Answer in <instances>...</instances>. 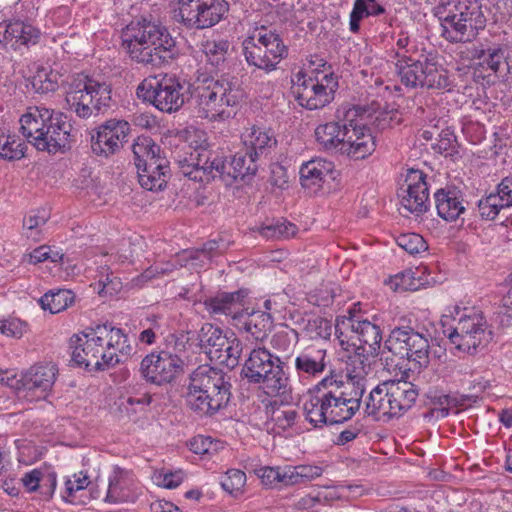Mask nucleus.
Returning a JSON list of instances; mask_svg holds the SVG:
<instances>
[{
  "mask_svg": "<svg viewBox=\"0 0 512 512\" xmlns=\"http://www.w3.org/2000/svg\"><path fill=\"white\" fill-rule=\"evenodd\" d=\"M384 12L385 8L377 0H355L349 17V30L357 33L363 18L378 16Z\"/></svg>",
  "mask_w": 512,
  "mask_h": 512,
  "instance_id": "obj_44",
  "label": "nucleus"
},
{
  "mask_svg": "<svg viewBox=\"0 0 512 512\" xmlns=\"http://www.w3.org/2000/svg\"><path fill=\"white\" fill-rule=\"evenodd\" d=\"M448 318L456 321V324L443 333L459 351L472 353L486 346L493 338L492 329L478 308L455 304L447 307L442 319L443 325Z\"/></svg>",
  "mask_w": 512,
  "mask_h": 512,
  "instance_id": "obj_4",
  "label": "nucleus"
},
{
  "mask_svg": "<svg viewBox=\"0 0 512 512\" xmlns=\"http://www.w3.org/2000/svg\"><path fill=\"white\" fill-rule=\"evenodd\" d=\"M321 502H330L337 499L356 497L361 495L359 486H331L318 491Z\"/></svg>",
  "mask_w": 512,
  "mask_h": 512,
  "instance_id": "obj_56",
  "label": "nucleus"
},
{
  "mask_svg": "<svg viewBox=\"0 0 512 512\" xmlns=\"http://www.w3.org/2000/svg\"><path fill=\"white\" fill-rule=\"evenodd\" d=\"M90 483V478L84 471L67 476L64 481L62 499L70 504H85L88 497H84L83 492Z\"/></svg>",
  "mask_w": 512,
  "mask_h": 512,
  "instance_id": "obj_41",
  "label": "nucleus"
},
{
  "mask_svg": "<svg viewBox=\"0 0 512 512\" xmlns=\"http://www.w3.org/2000/svg\"><path fill=\"white\" fill-rule=\"evenodd\" d=\"M346 136L342 155L353 160H362L375 151L377 143L368 121L365 109L350 107L346 109Z\"/></svg>",
  "mask_w": 512,
  "mask_h": 512,
  "instance_id": "obj_17",
  "label": "nucleus"
},
{
  "mask_svg": "<svg viewBox=\"0 0 512 512\" xmlns=\"http://www.w3.org/2000/svg\"><path fill=\"white\" fill-rule=\"evenodd\" d=\"M229 46V42L224 39L206 40L201 44V52L210 65L218 67L225 61Z\"/></svg>",
  "mask_w": 512,
  "mask_h": 512,
  "instance_id": "obj_49",
  "label": "nucleus"
},
{
  "mask_svg": "<svg viewBox=\"0 0 512 512\" xmlns=\"http://www.w3.org/2000/svg\"><path fill=\"white\" fill-rule=\"evenodd\" d=\"M298 342V334L294 329L284 328L277 331L271 338V345L280 352H289Z\"/></svg>",
  "mask_w": 512,
  "mask_h": 512,
  "instance_id": "obj_58",
  "label": "nucleus"
},
{
  "mask_svg": "<svg viewBox=\"0 0 512 512\" xmlns=\"http://www.w3.org/2000/svg\"><path fill=\"white\" fill-rule=\"evenodd\" d=\"M65 100L77 116L89 118L109 105L111 87L105 81L85 74H78L70 82Z\"/></svg>",
  "mask_w": 512,
  "mask_h": 512,
  "instance_id": "obj_12",
  "label": "nucleus"
},
{
  "mask_svg": "<svg viewBox=\"0 0 512 512\" xmlns=\"http://www.w3.org/2000/svg\"><path fill=\"white\" fill-rule=\"evenodd\" d=\"M70 125L60 112L53 116L44 128L43 133L36 137L35 148L39 151L57 152L68 145Z\"/></svg>",
  "mask_w": 512,
  "mask_h": 512,
  "instance_id": "obj_27",
  "label": "nucleus"
},
{
  "mask_svg": "<svg viewBox=\"0 0 512 512\" xmlns=\"http://www.w3.org/2000/svg\"><path fill=\"white\" fill-rule=\"evenodd\" d=\"M472 70L476 81L491 84L504 70L508 69L507 50L499 44L474 46L472 49Z\"/></svg>",
  "mask_w": 512,
  "mask_h": 512,
  "instance_id": "obj_21",
  "label": "nucleus"
},
{
  "mask_svg": "<svg viewBox=\"0 0 512 512\" xmlns=\"http://www.w3.org/2000/svg\"><path fill=\"white\" fill-rule=\"evenodd\" d=\"M176 261L180 267H189L196 271L205 269L211 263L210 256L202 249L184 250L176 256Z\"/></svg>",
  "mask_w": 512,
  "mask_h": 512,
  "instance_id": "obj_52",
  "label": "nucleus"
},
{
  "mask_svg": "<svg viewBox=\"0 0 512 512\" xmlns=\"http://www.w3.org/2000/svg\"><path fill=\"white\" fill-rule=\"evenodd\" d=\"M422 274L421 269H407L390 276L385 284L394 292L416 291L425 284Z\"/></svg>",
  "mask_w": 512,
  "mask_h": 512,
  "instance_id": "obj_43",
  "label": "nucleus"
},
{
  "mask_svg": "<svg viewBox=\"0 0 512 512\" xmlns=\"http://www.w3.org/2000/svg\"><path fill=\"white\" fill-rule=\"evenodd\" d=\"M25 258L31 264L41 263L48 259L52 262H58L62 260L63 254L58 250H53L50 246L42 245L25 255Z\"/></svg>",
  "mask_w": 512,
  "mask_h": 512,
  "instance_id": "obj_60",
  "label": "nucleus"
},
{
  "mask_svg": "<svg viewBox=\"0 0 512 512\" xmlns=\"http://www.w3.org/2000/svg\"><path fill=\"white\" fill-rule=\"evenodd\" d=\"M74 301L70 290L58 289L45 293L39 300L41 307L52 314L59 313L68 308Z\"/></svg>",
  "mask_w": 512,
  "mask_h": 512,
  "instance_id": "obj_47",
  "label": "nucleus"
},
{
  "mask_svg": "<svg viewBox=\"0 0 512 512\" xmlns=\"http://www.w3.org/2000/svg\"><path fill=\"white\" fill-rule=\"evenodd\" d=\"M227 12L225 0H176L173 8L177 22L197 30L216 25Z\"/></svg>",
  "mask_w": 512,
  "mask_h": 512,
  "instance_id": "obj_16",
  "label": "nucleus"
},
{
  "mask_svg": "<svg viewBox=\"0 0 512 512\" xmlns=\"http://www.w3.org/2000/svg\"><path fill=\"white\" fill-rule=\"evenodd\" d=\"M396 68L401 82L410 88H427L449 91L453 81L449 72L434 59L415 61L400 52L396 53Z\"/></svg>",
  "mask_w": 512,
  "mask_h": 512,
  "instance_id": "obj_13",
  "label": "nucleus"
},
{
  "mask_svg": "<svg viewBox=\"0 0 512 512\" xmlns=\"http://www.w3.org/2000/svg\"><path fill=\"white\" fill-rule=\"evenodd\" d=\"M189 449L198 455L212 456L225 446L224 442L210 436L197 435L189 441Z\"/></svg>",
  "mask_w": 512,
  "mask_h": 512,
  "instance_id": "obj_53",
  "label": "nucleus"
},
{
  "mask_svg": "<svg viewBox=\"0 0 512 512\" xmlns=\"http://www.w3.org/2000/svg\"><path fill=\"white\" fill-rule=\"evenodd\" d=\"M40 36L38 29L22 21L0 22V45L14 50L23 45L35 44Z\"/></svg>",
  "mask_w": 512,
  "mask_h": 512,
  "instance_id": "obj_31",
  "label": "nucleus"
},
{
  "mask_svg": "<svg viewBox=\"0 0 512 512\" xmlns=\"http://www.w3.org/2000/svg\"><path fill=\"white\" fill-rule=\"evenodd\" d=\"M184 479L183 472L180 470L170 471L168 469L155 470L152 474V481L159 487L174 489L178 487Z\"/></svg>",
  "mask_w": 512,
  "mask_h": 512,
  "instance_id": "obj_57",
  "label": "nucleus"
},
{
  "mask_svg": "<svg viewBox=\"0 0 512 512\" xmlns=\"http://www.w3.org/2000/svg\"><path fill=\"white\" fill-rule=\"evenodd\" d=\"M322 70L309 63L300 69L292 78V89L298 104L308 110L325 107L334 99L338 87L337 77L325 63Z\"/></svg>",
  "mask_w": 512,
  "mask_h": 512,
  "instance_id": "obj_6",
  "label": "nucleus"
},
{
  "mask_svg": "<svg viewBox=\"0 0 512 512\" xmlns=\"http://www.w3.org/2000/svg\"><path fill=\"white\" fill-rule=\"evenodd\" d=\"M61 77L60 72L50 65H40L32 78V86L39 93L54 92L59 86Z\"/></svg>",
  "mask_w": 512,
  "mask_h": 512,
  "instance_id": "obj_45",
  "label": "nucleus"
},
{
  "mask_svg": "<svg viewBox=\"0 0 512 512\" xmlns=\"http://www.w3.org/2000/svg\"><path fill=\"white\" fill-rule=\"evenodd\" d=\"M327 352L325 349L311 345L302 350L295 358V368L298 373L316 376L326 368Z\"/></svg>",
  "mask_w": 512,
  "mask_h": 512,
  "instance_id": "obj_37",
  "label": "nucleus"
},
{
  "mask_svg": "<svg viewBox=\"0 0 512 512\" xmlns=\"http://www.w3.org/2000/svg\"><path fill=\"white\" fill-rule=\"evenodd\" d=\"M26 144L16 134L0 130V158L13 161L25 156Z\"/></svg>",
  "mask_w": 512,
  "mask_h": 512,
  "instance_id": "obj_46",
  "label": "nucleus"
},
{
  "mask_svg": "<svg viewBox=\"0 0 512 512\" xmlns=\"http://www.w3.org/2000/svg\"><path fill=\"white\" fill-rule=\"evenodd\" d=\"M123 46L136 62L161 66L173 57L175 41L166 27L143 22L127 27Z\"/></svg>",
  "mask_w": 512,
  "mask_h": 512,
  "instance_id": "obj_2",
  "label": "nucleus"
},
{
  "mask_svg": "<svg viewBox=\"0 0 512 512\" xmlns=\"http://www.w3.org/2000/svg\"><path fill=\"white\" fill-rule=\"evenodd\" d=\"M349 355L344 369L347 381L355 388V396L360 399L365 391L366 378L370 372V365L364 355L353 351Z\"/></svg>",
  "mask_w": 512,
  "mask_h": 512,
  "instance_id": "obj_39",
  "label": "nucleus"
},
{
  "mask_svg": "<svg viewBox=\"0 0 512 512\" xmlns=\"http://www.w3.org/2000/svg\"><path fill=\"white\" fill-rule=\"evenodd\" d=\"M343 381L336 377V383L324 388L325 410L328 424L343 423L351 419L360 408V399L346 397L340 390Z\"/></svg>",
  "mask_w": 512,
  "mask_h": 512,
  "instance_id": "obj_25",
  "label": "nucleus"
},
{
  "mask_svg": "<svg viewBox=\"0 0 512 512\" xmlns=\"http://www.w3.org/2000/svg\"><path fill=\"white\" fill-rule=\"evenodd\" d=\"M57 372V367L52 363L36 364L22 372L20 378H7V385L29 401L43 400L49 396Z\"/></svg>",
  "mask_w": 512,
  "mask_h": 512,
  "instance_id": "obj_19",
  "label": "nucleus"
},
{
  "mask_svg": "<svg viewBox=\"0 0 512 512\" xmlns=\"http://www.w3.org/2000/svg\"><path fill=\"white\" fill-rule=\"evenodd\" d=\"M255 474L266 487H276L278 485L289 486L287 465L285 466H262L255 469Z\"/></svg>",
  "mask_w": 512,
  "mask_h": 512,
  "instance_id": "obj_51",
  "label": "nucleus"
},
{
  "mask_svg": "<svg viewBox=\"0 0 512 512\" xmlns=\"http://www.w3.org/2000/svg\"><path fill=\"white\" fill-rule=\"evenodd\" d=\"M182 90L183 86L174 75L159 74L144 79L137 88V96L158 110L171 113L184 104Z\"/></svg>",
  "mask_w": 512,
  "mask_h": 512,
  "instance_id": "obj_15",
  "label": "nucleus"
},
{
  "mask_svg": "<svg viewBox=\"0 0 512 512\" xmlns=\"http://www.w3.org/2000/svg\"><path fill=\"white\" fill-rule=\"evenodd\" d=\"M434 198L437 214L445 221H455L465 212L461 194L455 189H440Z\"/></svg>",
  "mask_w": 512,
  "mask_h": 512,
  "instance_id": "obj_36",
  "label": "nucleus"
},
{
  "mask_svg": "<svg viewBox=\"0 0 512 512\" xmlns=\"http://www.w3.org/2000/svg\"><path fill=\"white\" fill-rule=\"evenodd\" d=\"M130 133V124L121 119H109L91 134V148L97 155L108 156L120 149Z\"/></svg>",
  "mask_w": 512,
  "mask_h": 512,
  "instance_id": "obj_23",
  "label": "nucleus"
},
{
  "mask_svg": "<svg viewBox=\"0 0 512 512\" xmlns=\"http://www.w3.org/2000/svg\"><path fill=\"white\" fill-rule=\"evenodd\" d=\"M336 383V376L329 375L318 382L313 389H310L304 397L303 411L305 418L314 427L328 424L325 410L324 388Z\"/></svg>",
  "mask_w": 512,
  "mask_h": 512,
  "instance_id": "obj_29",
  "label": "nucleus"
},
{
  "mask_svg": "<svg viewBox=\"0 0 512 512\" xmlns=\"http://www.w3.org/2000/svg\"><path fill=\"white\" fill-rule=\"evenodd\" d=\"M133 154L140 185L149 191L162 190L169 167L160 147L150 137L140 136L133 144Z\"/></svg>",
  "mask_w": 512,
  "mask_h": 512,
  "instance_id": "obj_14",
  "label": "nucleus"
},
{
  "mask_svg": "<svg viewBox=\"0 0 512 512\" xmlns=\"http://www.w3.org/2000/svg\"><path fill=\"white\" fill-rule=\"evenodd\" d=\"M194 111L197 117L224 122L236 113L238 98L228 82L206 78L195 89Z\"/></svg>",
  "mask_w": 512,
  "mask_h": 512,
  "instance_id": "obj_8",
  "label": "nucleus"
},
{
  "mask_svg": "<svg viewBox=\"0 0 512 512\" xmlns=\"http://www.w3.org/2000/svg\"><path fill=\"white\" fill-rule=\"evenodd\" d=\"M503 208H507L496 193H490L478 202L479 214L483 219L494 220Z\"/></svg>",
  "mask_w": 512,
  "mask_h": 512,
  "instance_id": "obj_55",
  "label": "nucleus"
},
{
  "mask_svg": "<svg viewBox=\"0 0 512 512\" xmlns=\"http://www.w3.org/2000/svg\"><path fill=\"white\" fill-rule=\"evenodd\" d=\"M400 204L409 213L420 214L427 210L429 190L426 175L417 169H409L399 190Z\"/></svg>",
  "mask_w": 512,
  "mask_h": 512,
  "instance_id": "obj_24",
  "label": "nucleus"
},
{
  "mask_svg": "<svg viewBox=\"0 0 512 512\" xmlns=\"http://www.w3.org/2000/svg\"><path fill=\"white\" fill-rule=\"evenodd\" d=\"M230 400V385L222 371L200 366L190 376L186 405L200 415H213Z\"/></svg>",
  "mask_w": 512,
  "mask_h": 512,
  "instance_id": "obj_3",
  "label": "nucleus"
},
{
  "mask_svg": "<svg viewBox=\"0 0 512 512\" xmlns=\"http://www.w3.org/2000/svg\"><path fill=\"white\" fill-rule=\"evenodd\" d=\"M21 481L28 492H34L38 488H44L45 482H49L50 491H55L57 484L55 472L37 468L25 473Z\"/></svg>",
  "mask_w": 512,
  "mask_h": 512,
  "instance_id": "obj_48",
  "label": "nucleus"
},
{
  "mask_svg": "<svg viewBox=\"0 0 512 512\" xmlns=\"http://www.w3.org/2000/svg\"><path fill=\"white\" fill-rule=\"evenodd\" d=\"M338 118V121L319 124L315 128L314 136L320 149L342 154L346 129H348V125H346V110L343 112L342 118H340V113L338 112Z\"/></svg>",
  "mask_w": 512,
  "mask_h": 512,
  "instance_id": "obj_32",
  "label": "nucleus"
},
{
  "mask_svg": "<svg viewBox=\"0 0 512 512\" xmlns=\"http://www.w3.org/2000/svg\"><path fill=\"white\" fill-rule=\"evenodd\" d=\"M241 139L247 151L256 158L267 153L277 143L270 129L256 125L246 128L242 132Z\"/></svg>",
  "mask_w": 512,
  "mask_h": 512,
  "instance_id": "obj_35",
  "label": "nucleus"
},
{
  "mask_svg": "<svg viewBox=\"0 0 512 512\" xmlns=\"http://www.w3.org/2000/svg\"><path fill=\"white\" fill-rule=\"evenodd\" d=\"M296 419V411L291 408L276 409L273 411L271 420L279 430H286L291 427Z\"/></svg>",
  "mask_w": 512,
  "mask_h": 512,
  "instance_id": "obj_62",
  "label": "nucleus"
},
{
  "mask_svg": "<svg viewBox=\"0 0 512 512\" xmlns=\"http://www.w3.org/2000/svg\"><path fill=\"white\" fill-rule=\"evenodd\" d=\"M398 245L410 254L426 251L427 245L422 236L411 233L403 234L397 240Z\"/></svg>",
  "mask_w": 512,
  "mask_h": 512,
  "instance_id": "obj_61",
  "label": "nucleus"
},
{
  "mask_svg": "<svg viewBox=\"0 0 512 512\" xmlns=\"http://www.w3.org/2000/svg\"><path fill=\"white\" fill-rule=\"evenodd\" d=\"M140 370L148 382L163 385L171 383L182 373L183 361L168 351L153 352L142 359Z\"/></svg>",
  "mask_w": 512,
  "mask_h": 512,
  "instance_id": "obj_22",
  "label": "nucleus"
},
{
  "mask_svg": "<svg viewBox=\"0 0 512 512\" xmlns=\"http://www.w3.org/2000/svg\"><path fill=\"white\" fill-rule=\"evenodd\" d=\"M287 471L286 478H288L289 486L312 481L323 474L321 466L310 464L287 465Z\"/></svg>",
  "mask_w": 512,
  "mask_h": 512,
  "instance_id": "obj_50",
  "label": "nucleus"
},
{
  "mask_svg": "<svg viewBox=\"0 0 512 512\" xmlns=\"http://www.w3.org/2000/svg\"><path fill=\"white\" fill-rule=\"evenodd\" d=\"M442 36L450 42H465L475 38L486 26V17L477 1L440 0L435 7Z\"/></svg>",
  "mask_w": 512,
  "mask_h": 512,
  "instance_id": "obj_5",
  "label": "nucleus"
},
{
  "mask_svg": "<svg viewBox=\"0 0 512 512\" xmlns=\"http://www.w3.org/2000/svg\"><path fill=\"white\" fill-rule=\"evenodd\" d=\"M54 112L43 106H32L20 117V132L34 147L37 135L43 133Z\"/></svg>",
  "mask_w": 512,
  "mask_h": 512,
  "instance_id": "obj_33",
  "label": "nucleus"
},
{
  "mask_svg": "<svg viewBox=\"0 0 512 512\" xmlns=\"http://www.w3.org/2000/svg\"><path fill=\"white\" fill-rule=\"evenodd\" d=\"M335 335L341 348L347 352L356 351L360 346L364 352L375 353L382 342L380 319L363 317L352 310L337 317Z\"/></svg>",
  "mask_w": 512,
  "mask_h": 512,
  "instance_id": "obj_7",
  "label": "nucleus"
},
{
  "mask_svg": "<svg viewBox=\"0 0 512 512\" xmlns=\"http://www.w3.org/2000/svg\"><path fill=\"white\" fill-rule=\"evenodd\" d=\"M242 375L249 383L258 384L268 396L284 395L289 379L279 357L265 348L253 349L242 368Z\"/></svg>",
  "mask_w": 512,
  "mask_h": 512,
  "instance_id": "obj_9",
  "label": "nucleus"
},
{
  "mask_svg": "<svg viewBox=\"0 0 512 512\" xmlns=\"http://www.w3.org/2000/svg\"><path fill=\"white\" fill-rule=\"evenodd\" d=\"M273 320L271 314L265 311L256 310L248 312L244 309V316L236 320V326L250 334L254 339L262 341L271 330Z\"/></svg>",
  "mask_w": 512,
  "mask_h": 512,
  "instance_id": "obj_38",
  "label": "nucleus"
},
{
  "mask_svg": "<svg viewBox=\"0 0 512 512\" xmlns=\"http://www.w3.org/2000/svg\"><path fill=\"white\" fill-rule=\"evenodd\" d=\"M199 342L210 360L228 368L238 364L242 345L233 332H224L211 323H205L199 332Z\"/></svg>",
  "mask_w": 512,
  "mask_h": 512,
  "instance_id": "obj_18",
  "label": "nucleus"
},
{
  "mask_svg": "<svg viewBox=\"0 0 512 512\" xmlns=\"http://www.w3.org/2000/svg\"><path fill=\"white\" fill-rule=\"evenodd\" d=\"M220 484L227 493L237 496L243 492L246 474L239 469H230L221 477Z\"/></svg>",
  "mask_w": 512,
  "mask_h": 512,
  "instance_id": "obj_54",
  "label": "nucleus"
},
{
  "mask_svg": "<svg viewBox=\"0 0 512 512\" xmlns=\"http://www.w3.org/2000/svg\"><path fill=\"white\" fill-rule=\"evenodd\" d=\"M462 132L472 144H478L485 138V128L478 122L466 121L462 125Z\"/></svg>",
  "mask_w": 512,
  "mask_h": 512,
  "instance_id": "obj_64",
  "label": "nucleus"
},
{
  "mask_svg": "<svg viewBox=\"0 0 512 512\" xmlns=\"http://www.w3.org/2000/svg\"><path fill=\"white\" fill-rule=\"evenodd\" d=\"M72 360L88 370H104L131 352L128 338L120 328L98 325L86 328L70 339Z\"/></svg>",
  "mask_w": 512,
  "mask_h": 512,
  "instance_id": "obj_1",
  "label": "nucleus"
},
{
  "mask_svg": "<svg viewBox=\"0 0 512 512\" xmlns=\"http://www.w3.org/2000/svg\"><path fill=\"white\" fill-rule=\"evenodd\" d=\"M365 410L369 416H373L376 420L393 418L387 381L377 385L370 392Z\"/></svg>",
  "mask_w": 512,
  "mask_h": 512,
  "instance_id": "obj_40",
  "label": "nucleus"
},
{
  "mask_svg": "<svg viewBox=\"0 0 512 512\" xmlns=\"http://www.w3.org/2000/svg\"><path fill=\"white\" fill-rule=\"evenodd\" d=\"M48 219L45 211H32L29 213L23 221V228L28 238L38 240L40 228L45 225Z\"/></svg>",
  "mask_w": 512,
  "mask_h": 512,
  "instance_id": "obj_59",
  "label": "nucleus"
},
{
  "mask_svg": "<svg viewBox=\"0 0 512 512\" xmlns=\"http://www.w3.org/2000/svg\"><path fill=\"white\" fill-rule=\"evenodd\" d=\"M138 486L131 470L115 466L108 478V489L105 502L118 504L133 502L137 497Z\"/></svg>",
  "mask_w": 512,
  "mask_h": 512,
  "instance_id": "obj_26",
  "label": "nucleus"
},
{
  "mask_svg": "<svg viewBox=\"0 0 512 512\" xmlns=\"http://www.w3.org/2000/svg\"><path fill=\"white\" fill-rule=\"evenodd\" d=\"M189 156L180 161L183 174L195 181H209L215 172H224L225 160L208 148L207 134L197 128L185 131Z\"/></svg>",
  "mask_w": 512,
  "mask_h": 512,
  "instance_id": "obj_11",
  "label": "nucleus"
},
{
  "mask_svg": "<svg viewBox=\"0 0 512 512\" xmlns=\"http://www.w3.org/2000/svg\"><path fill=\"white\" fill-rule=\"evenodd\" d=\"M385 347L394 355L412 362L414 368L420 369L429 364V341L425 335L411 328L394 329Z\"/></svg>",
  "mask_w": 512,
  "mask_h": 512,
  "instance_id": "obj_20",
  "label": "nucleus"
},
{
  "mask_svg": "<svg viewBox=\"0 0 512 512\" xmlns=\"http://www.w3.org/2000/svg\"><path fill=\"white\" fill-rule=\"evenodd\" d=\"M256 158L254 155L249 153L248 151L246 153H236L229 164L227 165L225 163V170L224 172H215L211 178H215L216 176H222L224 174H227L228 176H231L234 179L238 178H244L248 175H254L257 171V165H256Z\"/></svg>",
  "mask_w": 512,
  "mask_h": 512,
  "instance_id": "obj_42",
  "label": "nucleus"
},
{
  "mask_svg": "<svg viewBox=\"0 0 512 512\" xmlns=\"http://www.w3.org/2000/svg\"><path fill=\"white\" fill-rule=\"evenodd\" d=\"M247 292L238 290L235 292H220L204 301L205 309L211 315L230 316L234 321L241 320L244 316V304Z\"/></svg>",
  "mask_w": 512,
  "mask_h": 512,
  "instance_id": "obj_30",
  "label": "nucleus"
},
{
  "mask_svg": "<svg viewBox=\"0 0 512 512\" xmlns=\"http://www.w3.org/2000/svg\"><path fill=\"white\" fill-rule=\"evenodd\" d=\"M242 53L249 66L271 72L287 55L281 37L265 26L249 30L242 41Z\"/></svg>",
  "mask_w": 512,
  "mask_h": 512,
  "instance_id": "obj_10",
  "label": "nucleus"
},
{
  "mask_svg": "<svg viewBox=\"0 0 512 512\" xmlns=\"http://www.w3.org/2000/svg\"><path fill=\"white\" fill-rule=\"evenodd\" d=\"M27 331V324L20 319L11 318L3 320L1 334L12 337L21 338Z\"/></svg>",
  "mask_w": 512,
  "mask_h": 512,
  "instance_id": "obj_63",
  "label": "nucleus"
},
{
  "mask_svg": "<svg viewBox=\"0 0 512 512\" xmlns=\"http://www.w3.org/2000/svg\"><path fill=\"white\" fill-rule=\"evenodd\" d=\"M389 397L393 417H400L414 405L418 391L411 382L403 380H389Z\"/></svg>",
  "mask_w": 512,
  "mask_h": 512,
  "instance_id": "obj_34",
  "label": "nucleus"
},
{
  "mask_svg": "<svg viewBox=\"0 0 512 512\" xmlns=\"http://www.w3.org/2000/svg\"><path fill=\"white\" fill-rule=\"evenodd\" d=\"M335 166L332 161L315 157L301 164L299 179L301 186L310 192L316 193L324 184L334 179Z\"/></svg>",
  "mask_w": 512,
  "mask_h": 512,
  "instance_id": "obj_28",
  "label": "nucleus"
}]
</instances>
